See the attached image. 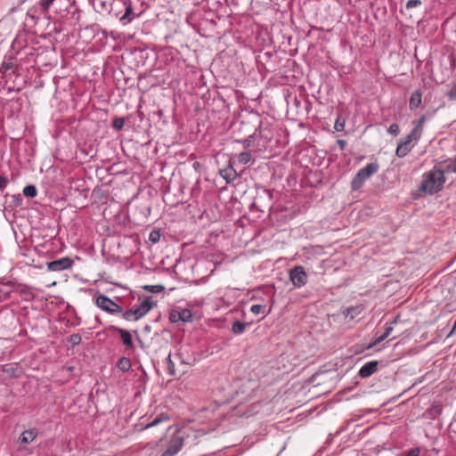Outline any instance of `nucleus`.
Listing matches in <instances>:
<instances>
[{
	"label": "nucleus",
	"instance_id": "f257e3e1",
	"mask_svg": "<svg viewBox=\"0 0 456 456\" xmlns=\"http://www.w3.org/2000/svg\"><path fill=\"white\" fill-rule=\"evenodd\" d=\"M444 173H446L445 169L442 170L436 167L424 173L419 191L428 195H433L442 191L445 183Z\"/></svg>",
	"mask_w": 456,
	"mask_h": 456
},
{
	"label": "nucleus",
	"instance_id": "f03ea898",
	"mask_svg": "<svg viewBox=\"0 0 456 456\" xmlns=\"http://www.w3.org/2000/svg\"><path fill=\"white\" fill-rule=\"evenodd\" d=\"M379 166L378 163H369L366 167L361 168L354 176L351 182V188L353 191H358L372 175L379 171Z\"/></svg>",
	"mask_w": 456,
	"mask_h": 456
},
{
	"label": "nucleus",
	"instance_id": "7ed1b4c3",
	"mask_svg": "<svg viewBox=\"0 0 456 456\" xmlns=\"http://www.w3.org/2000/svg\"><path fill=\"white\" fill-rule=\"evenodd\" d=\"M272 200H273L272 191H270L268 189H262V191L256 194L254 202L249 207V210H250V212L259 211V212L263 213L264 209L262 208L271 206Z\"/></svg>",
	"mask_w": 456,
	"mask_h": 456
},
{
	"label": "nucleus",
	"instance_id": "20e7f679",
	"mask_svg": "<svg viewBox=\"0 0 456 456\" xmlns=\"http://www.w3.org/2000/svg\"><path fill=\"white\" fill-rule=\"evenodd\" d=\"M96 305L102 311L111 314L123 312V308L105 295H98L95 298Z\"/></svg>",
	"mask_w": 456,
	"mask_h": 456
},
{
	"label": "nucleus",
	"instance_id": "39448f33",
	"mask_svg": "<svg viewBox=\"0 0 456 456\" xmlns=\"http://www.w3.org/2000/svg\"><path fill=\"white\" fill-rule=\"evenodd\" d=\"M420 138L410 133L404 139H402L396 148L395 154L398 158L405 157L413 148L414 142H417Z\"/></svg>",
	"mask_w": 456,
	"mask_h": 456
},
{
	"label": "nucleus",
	"instance_id": "423d86ee",
	"mask_svg": "<svg viewBox=\"0 0 456 456\" xmlns=\"http://www.w3.org/2000/svg\"><path fill=\"white\" fill-rule=\"evenodd\" d=\"M289 279L296 288H301L307 282V274L301 265H297L290 269Z\"/></svg>",
	"mask_w": 456,
	"mask_h": 456
},
{
	"label": "nucleus",
	"instance_id": "0eeeda50",
	"mask_svg": "<svg viewBox=\"0 0 456 456\" xmlns=\"http://www.w3.org/2000/svg\"><path fill=\"white\" fill-rule=\"evenodd\" d=\"M73 260L69 257H62L47 263V269L50 272H60L72 267Z\"/></svg>",
	"mask_w": 456,
	"mask_h": 456
},
{
	"label": "nucleus",
	"instance_id": "6e6552de",
	"mask_svg": "<svg viewBox=\"0 0 456 456\" xmlns=\"http://www.w3.org/2000/svg\"><path fill=\"white\" fill-rule=\"evenodd\" d=\"M183 436H175L173 437L167 450L162 453L161 456H174L175 455L183 445Z\"/></svg>",
	"mask_w": 456,
	"mask_h": 456
},
{
	"label": "nucleus",
	"instance_id": "1a4fd4ad",
	"mask_svg": "<svg viewBox=\"0 0 456 456\" xmlns=\"http://www.w3.org/2000/svg\"><path fill=\"white\" fill-rule=\"evenodd\" d=\"M113 329L115 331L119 333L122 342L125 345L126 350H134V345L130 332L126 330H123L118 327H113Z\"/></svg>",
	"mask_w": 456,
	"mask_h": 456
},
{
	"label": "nucleus",
	"instance_id": "9d476101",
	"mask_svg": "<svg viewBox=\"0 0 456 456\" xmlns=\"http://www.w3.org/2000/svg\"><path fill=\"white\" fill-rule=\"evenodd\" d=\"M378 361H370L366 362L359 370V376L362 379L368 378L375 373L378 370Z\"/></svg>",
	"mask_w": 456,
	"mask_h": 456
},
{
	"label": "nucleus",
	"instance_id": "9b49d317",
	"mask_svg": "<svg viewBox=\"0 0 456 456\" xmlns=\"http://www.w3.org/2000/svg\"><path fill=\"white\" fill-rule=\"evenodd\" d=\"M37 436V431L35 428L25 430L18 438L20 444H28L32 443Z\"/></svg>",
	"mask_w": 456,
	"mask_h": 456
},
{
	"label": "nucleus",
	"instance_id": "f8f14e48",
	"mask_svg": "<svg viewBox=\"0 0 456 456\" xmlns=\"http://www.w3.org/2000/svg\"><path fill=\"white\" fill-rule=\"evenodd\" d=\"M421 101H422V92H421V90L417 89L411 94V95L410 97V101H409L410 109L416 110L417 108H419L421 104Z\"/></svg>",
	"mask_w": 456,
	"mask_h": 456
},
{
	"label": "nucleus",
	"instance_id": "ddd939ff",
	"mask_svg": "<svg viewBox=\"0 0 456 456\" xmlns=\"http://www.w3.org/2000/svg\"><path fill=\"white\" fill-rule=\"evenodd\" d=\"M157 305V302L151 297H147L138 306L143 315Z\"/></svg>",
	"mask_w": 456,
	"mask_h": 456
},
{
	"label": "nucleus",
	"instance_id": "4468645a",
	"mask_svg": "<svg viewBox=\"0 0 456 456\" xmlns=\"http://www.w3.org/2000/svg\"><path fill=\"white\" fill-rule=\"evenodd\" d=\"M426 119H427V115L425 114V115H422L418 120L413 122L414 127L411 133L412 134L416 135V137H419V138L421 137V134L423 132V126H424Z\"/></svg>",
	"mask_w": 456,
	"mask_h": 456
},
{
	"label": "nucleus",
	"instance_id": "2eb2a0df",
	"mask_svg": "<svg viewBox=\"0 0 456 456\" xmlns=\"http://www.w3.org/2000/svg\"><path fill=\"white\" fill-rule=\"evenodd\" d=\"M220 174L228 183L234 181L238 177V174L232 167H228L227 168L222 169Z\"/></svg>",
	"mask_w": 456,
	"mask_h": 456
},
{
	"label": "nucleus",
	"instance_id": "dca6fc26",
	"mask_svg": "<svg viewBox=\"0 0 456 456\" xmlns=\"http://www.w3.org/2000/svg\"><path fill=\"white\" fill-rule=\"evenodd\" d=\"M169 419H170V418H169L168 414H167V413H160L151 422L148 423L147 425H145L141 429L144 430V429H148V428H152V427H156V426H158L159 424H160L162 422L168 421Z\"/></svg>",
	"mask_w": 456,
	"mask_h": 456
},
{
	"label": "nucleus",
	"instance_id": "f3484780",
	"mask_svg": "<svg viewBox=\"0 0 456 456\" xmlns=\"http://www.w3.org/2000/svg\"><path fill=\"white\" fill-rule=\"evenodd\" d=\"M363 310V307L362 305H356V306H351L346 308V318H348L349 320L354 319L356 316H358Z\"/></svg>",
	"mask_w": 456,
	"mask_h": 456
},
{
	"label": "nucleus",
	"instance_id": "a211bd4d",
	"mask_svg": "<svg viewBox=\"0 0 456 456\" xmlns=\"http://www.w3.org/2000/svg\"><path fill=\"white\" fill-rule=\"evenodd\" d=\"M117 366L121 371L126 372L131 369L132 364L129 358L123 356L118 360Z\"/></svg>",
	"mask_w": 456,
	"mask_h": 456
},
{
	"label": "nucleus",
	"instance_id": "6ab92c4d",
	"mask_svg": "<svg viewBox=\"0 0 456 456\" xmlns=\"http://www.w3.org/2000/svg\"><path fill=\"white\" fill-rule=\"evenodd\" d=\"M55 0H40L38 3L40 12L44 16H46V14L49 12V9L51 5L53 4Z\"/></svg>",
	"mask_w": 456,
	"mask_h": 456
},
{
	"label": "nucleus",
	"instance_id": "aec40b11",
	"mask_svg": "<svg viewBox=\"0 0 456 456\" xmlns=\"http://www.w3.org/2000/svg\"><path fill=\"white\" fill-rule=\"evenodd\" d=\"M247 326H248V323L242 322L240 321H236L232 323V331L237 335L241 334L245 331V329Z\"/></svg>",
	"mask_w": 456,
	"mask_h": 456
},
{
	"label": "nucleus",
	"instance_id": "412c9836",
	"mask_svg": "<svg viewBox=\"0 0 456 456\" xmlns=\"http://www.w3.org/2000/svg\"><path fill=\"white\" fill-rule=\"evenodd\" d=\"M14 67V61L12 57H9L7 60H4L0 67V72L6 73L8 70H11Z\"/></svg>",
	"mask_w": 456,
	"mask_h": 456
},
{
	"label": "nucleus",
	"instance_id": "4be33fe9",
	"mask_svg": "<svg viewBox=\"0 0 456 456\" xmlns=\"http://www.w3.org/2000/svg\"><path fill=\"white\" fill-rule=\"evenodd\" d=\"M23 194L28 198H35L37 194V190L36 186L29 184L24 187Z\"/></svg>",
	"mask_w": 456,
	"mask_h": 456
},
{
	"label": "nucleus",
	"instance_id": "5701e85b",
	"mask_svg": "<svg viewBox=\"0 0 456 456\" xmlns=\"http://www.w3.org/2000/svg\"><path fill=\"white\" fill-rule=\"evenodd\" d=\"M175 356L178 357L180 361L184 364H191V362L194 361V359L191 356H184V352H183V346H181L179 352L175 354Z\"/></svg>",
	"mask_w": 456,
	"mask_h": 456
},
{
	"label": "nucleus",
	"instance_id": "b1692460",
	"mask_svg": "<svg viewBox=\"0 0 456 456\" xmlns=\"http://www.w3.org/2000/svg\"><path fill=\"white\" fill-rule=\"evenodd\" d=\"M178 319L183 322H188L191 321V313L188 309H184L182 312H178Z\"/></svg>",
	"mask_w": 456,
	"mask_h": 456
},
{
	"label": "nucleus",
	"instance_id": "393cba45",
	"mask_svg": "<svg viewBox=\"0 0 456 456\" xmlns=\"http://www.w3.org/2000/svg\"><path fill=\"white\" fill-rule=\"evenodd\" d=\"M251 160V153L249 151H243L238 155V161L240 164L246 165Z\"/></svg>",
	"mask_w": 456,
	"mask_h": 456
},
{
	"label": "nucleus",
	"instance_id": "a878e982",
	"mask_svg": "<svg viewBox=\"0 0 456 456\" xmlns=\"http://www.w3.org/2000/svg\"><path fill=\"white\" fill-rule=\"evenodd\" d=\"M14 287V283L12 281L1 282L0 283V292H4L5 294H9L12 291Z\"/></svg>",
	"mask_w": 456,
	"mask_h": 456
},
{
	"label": "nucleus",
	"instance_id": "bb28decb",
	"mask_svg": "<svg viewBox=\"0 0 456 456\" xmlns=\"http://www.w3.org/2000/svg\"><path fill=\"white\" fill-rule=\"evenodd\" d=\"M132 12H133V8H132L131 4H129L126 7V12H125L124 15L120 18V20L123 21L124 23L131 21L132 20V16H131Z\"/></svg>",
	"mask_w": 456,
	"mask_h": 456
},
{
	"label": "nucleus",
	"instance_id": "cd10ccee",
	"mask_svg": "<svg viewBox=\"0 0 456 456\" xmlns=\"http://www.w3.org/2000/svg\"><path fill=\"white\" fill-rule=\"evenodd\" d=\"M445 172L456 174V156L446 161Z\"/></svg>",
	"mask_w": 456,
	"mask_h": 456
},
{
	"label": "nucleus",
	"instance_id": "c85d7f7f",
	"mask_svg": "<svg viewBox=\"0 0 456 456\" xmlns=\"http://www.w3.org/2000/svg\"><path fill=\"white\" fill-rule=\"evenodd\" d=\"M164 286L162 285H148L144 287V289L152 292V293H159L164 290Z\"/></svg>",
	"mask_w": 456,
	"mask_h": 456
},
{
	"label": "nucleus",
	"instance_id": "c756f323",
	"mask_svg": "<svg viewBox=\"0 0 456 456\" xmlns=\"http://www.w3.org/2000/svg\"><path fill=\"white\" fill-rule=\"evenodd\" d=\"M124 124H125L124 118H116L113 120L112 126H113L114 129L118 131V130H121L123 128Z\"/></svg>",
	"mask_w": 456,
	"mask_h": 456
},
{
	"label": "nucleus",
	"instance_id": "7c9ffc66",
	"mask_svg": "<svg viewBox=\"0 0 456 456\" xmlns=\"http://www.w3.org/2000/svg\"><path fill=\"white\" fill-rule=\"evenodd\" d=\"M82 341V338L79 334H72L69 338V342L73 346L79 345Z\"/></svg>",
	"mask_w": 456,
	"mask_h": 456
},
{
	"label": "nucleus",
	"instance_id": "2f4dec72",
	"mask_svg": "<svg viewBox=\"0 0 456 456\" xmlns=\"http://www.w3.org/2000/svg\"><path fill=\"white\" fill-rule=\"evenodd\" d=\"M265 306L263 305H253L250 308V311L254 314H259L265 313Z\"/></svg>",
	"mask_w": 456,
	"mask_h": 456
},
{
	"label": "nucleus",
	"instance_id": "473e14b6",
	"mask_svg": "<svg viewBox=\"0 0 456 456\" xmlns=\"http://www.w3.org/2000/svg\"><path fill=\"white\" fill-rule=\"evenodd\" d=\"M334 127L338 132L343 131L345 128V119L341 118V117H338L335 121Z\"/></svg>",
	"mask_w": 456,
	"mask_h": 456
},
{
	"label": "nucleus",
	"instance_id": "72a5a7b5",
	"mask_svg": "<svg viewBox=\"0 0 456 456\" xmlns=\"http://www.w3.org/2000/svg\"><path fill=\"white\" fill-rule=\"evenodd\" d=\"M167 362L168 373L171 374V375H175V363H174V362L171 359V354H169V355L167 358Z\"/></svg>",
	"mask_w": 456,
	"mask_h": 456
},
{
	"label": "nucleus",
	"instance_id": "f704fd0d",
	"mask_svg": "<svg viewBox=\"0 0 456 456\" xmlns=\"http://www.w3.org/2000/svg\"><path fill=\"white\" fill-rule=\"evenodd\" d=\"M387 132L395 136H397L400 133V127H399L398 124L394 123V124L390 125Z\"/></svg>",
	"mask_w": 456,
	"mask_h": 456
},
{
	"label": "nucleus",
	"instance_id": "c9c22d12",
	"mask_svg": "<svg viewBox=\"0 0 456 456\" xmlns=\"http://www.w3.org/2000/svg\"><path fill=\"white\" fill-rule=\"evenodd\" d=\"M387 337L385 336V334L383 333L382 335H380L379 337L376 338L371 343H370V345L368 346V348H372L374 347L375 346H377L378 344L381 343L382 341H384Z\"/></svg>",
	"mask_w": 456,
	"mask_h": 456
},
{
	"label": "nucleus",
	"instance_id": "e433bc0d",
	"mask_svg": "<svg viewBox=\"0 0 456 456\" xmlns=\"http://www.w3.org/2000/svg\"><path fill=\"white\" fill-rule=\"evenodd\" d=\"M420 449L419 447L411 448L403 452V456H419Z\"/></svg>",
	"mask_w": 456,
	"mask_h": 456
},
{
	"label": "nucleus",
	"instance_id": "4c0bfd02",
	"mask_svg": "<svg viewBox=\"0 0 456 456\" xmlns=\"http://www.w3.org/2000/svg\"><path fill=\"white\" fill-rule=\"evenodd\" d=\"M421 5V0H408L406 3V9H411Z\"/></svg>",
	"mask_w": 456,
	"mask_h": 456
},
{
	"label": "nucleus",
	"instance_id": "58836bf2",
	"mask_svg": "<svg viewBox=\"0 0 456 456\" xmlns=\"http://www.w3.org/2000/svg\"><path fill=\"white\" fill-rule=\"evenodd\" d=\"M122 317L126 320V321H135L134 320V314H133V312L131 309L129 310H126L125 312H122Z\"/></svg>",
	"mask_w": 456,
	"mask_h": 456
},
{
	"label": "nucleus",
	"instance_id": "ea45409f",
	"mask_svg": "<svg viewBox=\"0 0 456 456\" xmlns=\"http://www.w3.org/2000/svg\"><path fill=\"white\" fill-rule=\"evenodd\" d=\"M253 137H254V134H250L247 138H245L244 140H241V141H239V142H241L245 148H248L252 144Z\"/></svg>",
	"mask_w": 456,
	"mask_h": 456
},
{
	"label": "nucleus",
	"instance_id": "a19ab883",
	"mask_svg": "<svg viewBox=\"0 0 456 456\" xmlns=\"http://www.w3.org/2000/svg\"><path fill=\"white\" fill-rule=\"evenodd\" d=\"M132 312H133V314H134V320L137 321L139 320L140 318H142V316H144L142 314V313L141 312V310L138 308V306H134L133 308H131Z\"/></svg>",
	"mask_w": 456,
	"mask_h": 456
},
{
	"label": "nucleus",
	"instance_id": "79ce46f5",
	"mask_svg": "<svg viewBox=\"0 0 456 456\" xmlns=\"http://www.w3.org/2000/svg\"><path fill=\"white\" fill-rule=\"evenodd\" d=\"M159 233L156 231H152L151 233H150V236H149V240L153 242V243H156L159 240Z\"/></svg>",
	"mask_w": 456,
	"mask_h": 456
},
{
	"label": "nucleus",
	"instance_id": "37998d69",
	"mask_svg": "<svg viewBox=\"0 0 456 456\" xmlns=\"http://www.w3.org/2000/svg\"><path fill=\"white\" fill-rule=\"evenodd\" d=\"M12 198L13 205L15 207H18V206H20L21 204L22 198H21L20 194L12 195Z\"/></svg>",
	"mask_w": 456,
	"mask_h": 456
},
{
	"label": "nucleus",
	"instance_id": "c03bdc74",
	"mask_svg": "<svg viewBox=\"0 0 456 456\" xmlns=\"http://www.w3.org/2000/svg\"><path fill=\"white\" fill-rule=\"evenodd\" d=\"M447 96L452 101L456 100V86L447 93Z\"/></svg>",
	"mask_w": 456,
	"mask_h": 456
},
{
	"label": "nucleus",
	"instance_id": "a18cd8bd",
	"mask_svg": "<svg viewBox=\"0 0 456 456\" xmlns=\"http://www.w3.org/2000/svg\"><path fill=\"white\" fill-rule=\"evenodd\" d=\"M8 184V179L3 175H0V190H4Z\"/></svg>",
	"mask_w": 456,
	"mask_h": 456
},
{
	"label": "nucleus",
	"instance_id": "49530a36",
	"mask_svg": "<svg viewBox=\"0 0 456 456\" xmlns=\"http://www.w3.org/2000/svg\"><path fill=\"white\" fill-rule=\"evenodd\" d=\"M3 371L7 372L9 374H13L14 369L11 365H4Z\"/></svg>",
	"mask_w": 456,
	"mask_h": 456
},
{
	"label": "nucleus",
	"instance_id": "de8ad7c7",
	"mask_svg": "<svg viewBox=\"0 0 456 456\" xmlns=\"http://www.w3.org/2000/svg\"><path fill=\"white\" fill-rule=\"evenodd\" d=\"M169 320L172 322H176L179 321L178 319V312L177 313H171L169 316Z\"/></svg>",
	"mask_w": 456,
	"mask_h": 456
},
{
	"label": "nucleus",
	"instance_id": "09e8293b",
	"mask_svg": "<svg viewBox=\"0 0 456 456\" xmlns=\"http://www.w3.org/2000/svg\"><path fill=\"white\" fill-rule=\"evenodd\" d=\"M338 145L339 146L340 150H345L346 146V142L345 140L339 139L337 141Z\"/></svg>",
	"mask_w": 456,
	"mask_h": 456
},
{
	"label": "nucleus",
	"instance_id": "8fccbe9b",
	"mask_svg": "<svg viewBox=\"0 0 456 456\" xmlns=\"http://www.w3.org/2000/svg\"><path fill=\"white\" fill-rule=\"evenodd\" d=\"M393 331V327L388 326L386 328V330L384 332L385 336L388 337Z\"/></svg>",
	"mask_w": 456,
	"mask_h": 456
},
{
	"label": "nucleus",
	"instance_id": "3c124183",
	"mask_svg": "<svg viewBox=\"0 0 456 456\" xmlns=\"http://www.w3.org/2000/svg\"><path fill=\"white\" fill-rule=\"evenodd\" d=\"M143 331H144V332H148V333H149V332H151V327L150 325H148V324H147V325H145V326L143 327Z\"/></svg>",
	"mask_w": 456,
	"mask_h": 456
},
{
	"label": "nucleus",
	"instance_id": "603ef678",
	"mask_svg": "<svg viewBox=\"0 0 456 456\" xmlns=\"http://www.w3.org/2000/svg\"><path fill=\"white\" fill-rule=\"evenodd\" d=\"M33 9H29V12H28V15H30V12H32Z\"/></svg>",
	"mask_w": 456,
	"mask_h": 456
},
{
	"label": "nucleus",
	"instance_id": "864d4df0",
	"mask_svg": "<svg viewBox=\"0 0 456 456\" xmlns=\"http://www.w3.org/2000/svg\"><path fill=\"white\" fill-rule=\"evenodd\" d=\"M184 350V352L187 353V349H184V346H183V351Z\"/></svg>",
	"mask_w": 456,
	"mask_h": 456
}]
</instances>
